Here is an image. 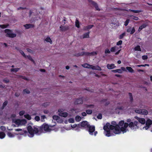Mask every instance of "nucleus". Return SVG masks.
I'll list each match as a JSON object with an SVG mask.
<instances>
[{"mask_svg": "<svg viewBox=\"0 0 152 152\" xmlns=\"http://www.w3.org/2000/svg\"><path fill=\"white\" fill-rule=\"evenodd\" d=\"M61 30L62 31H65L69 29V27L68 26H62L61 25L60 26Z\"/></svg>", "mask_w": 152, "mask_h": 152, "instance_id": "12", "label": "nucleus"}, {"mask_svg": "<svg viewBox=\"0 0 152 152\" xmlns=\"http://www.w3.org/2000/svg\"><path fill=\"white\" fill-rule=\"evenodd\" d=\"M9 26V25H5V24H3V25H0V27L2 28H7Z\"/></svg>", "mask_w": 152, "mask_h": 152, "instance_id": "37", "label": "nucleus"}, {"mask_svg": "<svg viewBox=\"0 0 152 152\" xmlns=\"http://www.w3.org/2000/svg\"><path fill=\"white\" fill-rule=\"evenodd\" d=\"M86 113L88 114H91L92 113V111L91 110H86Z\"/></svg>", "mask_w": 152, "mask_h": 152, "instance_id": "46", "label": "nucleus"}, {"mask_svg": "<svg viewBox=\"0 0 152 152\" xmlns=\"http://www.w3.org/2000/svg\"><path fill=\"white\" fill-rule=\"evenodd\" d=\"M128 127L131 129L134 130L140 128L142 130H146L148 129L152 132V124H128Z\"/></svg>", "mask_w": 152, "mask_h": 152, "instance_id": "4", "label": "nucleus"}, {"mask_svg": "<svg viewBox=\"0 0 152 152\" xmlns=\"http://www.w3.org/2000/svg\"><path fill=\"white\" fill-rule=\"evenodd\" d=\"M96 70H101V69L100 67H99L98 66H96Z\"/></svg>", "mask_w": 152, "mask_h": 152, "instance_id": "62", "label": "nucleus"}, {"mask_svg": "<svg viewBox=\"0 0 152 152\" xmlns=\"http://www.w3.org/2000/svg\"><path fill=\"white\" fill-rule=\"evenodd\" d=\"M107 68L109 69H113L116 67V66H115V64H108L107 65Z\"/></svg>", "mask_w": 152, "mask_h": 152, "instance_id": "16", "label": "nucleus"}, {"mask_svg": "<svg viewBox=\"0 0 152 152\" xmlns=\"http://www.w3.org/2000/svg\"><path fill=\"white\" fill-rule=\"evenodd\" d=\"M84 107L85 108H93L94 107V105L84 104Z\"/></svg>", "mask_w": 152, "mask_h": 152, "instance_id": "22", "label": "nucleus"}, {"mask_svg": "<svg viewBox=\"0 0 152 152\" xmlns=\"http://www.w3.org/2000/svg\"><path fill=\"white\" fill-rule=\"evenodd\" d=\"M129 99H130V101L131 102H132L133 100L132 94L131 93H129Z\"/></svg>", "mask_w": 152, "mask_h": 152, "instance_id": "33", "label": "nucleus"}, {"mask_svg": "<svg viewBox=\"0 0 152 152\" xmlns=\"http://www.w3.org/2000/svg\"><path fill=\"white\" fill-rule=\"evenodd\" d=\"M83 53H82V52L81 53H77L75 55V56L77 57H79L80 56H83Z\"/></svg>", "mask_w": 152, "mask_h": 152, "instance_id": "47", "label": "nucleus"}, {"mask_svg": "<svg viewBox=\"0 0 152 152\" xmlns=\"http://www.w3.org/2000/svg\"><path fill=\"white\" fill-rule=\"evenodd\" d=\"M89 32H88L84 34L83 35V38H88L89 37Z\"/></svg>", "mask_w": 152, "mask_h": 152, "instance_id": "26", "label": "nucleus"}, {"mask_svg": "<svg viewBox=\"0 0 152 152\" xmlns=\"http://www.w3.org/2000/svg\"><path fill=\"white\" fill-rule=\"evenodd\" d=\"M126 69L130 72H131V73H133V72H134V70L131 67L127 66L126 67Z\"/></svg>", "mask_w": 152, "mask_h": 152, "instance_id": "25", "label": "nucleus"}, {"mask_svg": "<svg viewBox=\"0 0 152 152\" xmlns=\"http://www.w3.org/2000/svg\"><path fill=\"white\" fill-rule=\"evenodd\" d=\"M16 134L11 132H8L7 133V135L10 137L12 138L15 136Z\"/></svg>", "mask_w": 152, "mask_h": 152, "instance_id": "21", "label": "nucleus"}, {"mask_svg": "<svg viewBox=\"0 0 152 152\" xmlns=\"http://www.w3.org/2000/svg\"><path fill=\"white\" fill-rule=\"evenodd\" d=\"M142 110V113H141V114L146 115L148 114V111L147 110L145 109H141Z\"/></svg>", "mask_w": 152, "mask_h": 152, "instance_id": "24", "label": "nucleus"}, {"mask_svg": "<svg viewBox=\"0 0 152 152\" xmlns=\"http://www.w3.org/2000/svg\"><path fill=\"white\" fill-rule=\"evenodd\" d=\"M58 124H43L40 126H36L33 127L29 126L27 128L28 133V135L29 137H32L34 134L39 135L42 133L49 132L51 131H57L60 128Z\"/></svg>", "mask_w": 152, "mask_h": 152, "instance_id": "1", "label": "nucleus"}, {"mask_svg": "<svg viewBox=\"0 0 152 152\" xmlns=\"http://www.w3.org/2000/svg\"><path fill=\"white\" fill-rule=\"evenodd\" d=\"M20 95V94L18 92H16L15 93V95L16 97L19 96Z\"/></svg>", "mask_w": 152, "mask_h": 152, "instance_id": "63", "label": "nucleus"}, {"mask_svg": "<svg viewBox=\"0 0 152 152\" xmlns=\"http://www.w3.org/2000/svg\"><path fill=\"white\" fill-rule=\"evenodd\" d=\"M5 134L3 132H0V139H2L5 137Z\"/></svg>", "mask_w": 152, "mask_h": 152, "instance_id": "28", "label": "nucleus"}, {"mask_svg": "<svg viewBox=\"0 0 152 152\" xmlns=\"http://www.w3.org/2000/svg\"><path fill=\"white\" fill-rule=\"evenodd\" d=\"M88 2L91 3L93 5H95V2L92 1L91 0H88Z\"/></svg>", "mask_w": 152, "mask_h": 152, "instance_id": "59", "label": "nucleus"}, {"mask_svg": "<svg viewBox=\"0 0 152 152\" xmlns=\"http://www.w3.org/2000/svg\"><path fill=\"white\" fill-rule=\"evenodd\" d=\"M10 82V80L9 79H5L3 80V82L5 83H7Z\"/></svg>", "mask_w": 152, "mask_h": 152, "instance_id": "56", "label": "nucleus"}, {"mask_svg": "<svg viewBox=\"0 0 152 152\" xmlns=\"http://www.w3.org/2000/svg\"><path fill=\"white\" fill-rule=\"evenodd\" d=\"M75 26H76L78 28H79L80 27L79 22L77 20H76L75 21Z\"/></svg>", "mask_w": 152, "mask_h": 152, "instance_id": "41", "label": "nucleus"}, {"mask_svg": "<svg viewBox=\"0 0 152 152\" xmlns=\"http://www.w3.org/2000/svg\"><path fill=\"white\" fill-rule=\"evenodd\" d=\"M64 110L63 109H59L58 110V112L59 113H63V111H64Z\"/></svg>", "mask_w": 152, "mask_h": 152, "instance_id": "60", "label": "nucleus"}, {"mask_svg": "<svg viewBox=\"0 0 152 152\" xmlns=\"http://www.w3.org/2000/svg\"><path fill=\"white\" fill-rule=\"evenodd\" d=\"M130 16L132 17V18L134 20H137L139 19L137 17L134 16L132 15Z\"/></svg>", "mask_w": 152, "mask_h": 152, "instance_id": "43", "label": "nucleus"}, {"mask_svg": "<svg viewBox=\"0 0 152 152\" xmlns=\"http://www.w3.org/2000/svg\"><path fill=\"white\" fill-rule=\"evenodd\" d=\"M20 69L19 68H12L11 69V72H16L19 70Z\"/></svg>", "mask_w": 152, "mask_h": 152, "instance_id": "38", "label": "nucleus"}, {"mask_svg": "<svg viewBox=\"0 0 152 152\" xmlns=\"http://www.w3.org/2000/svg\"><path fill=\"white\" fill-rule=\"evenodd\" d=\"M131 120L130 119H127V122L128 123H129V124H138V122L137 121H134V123L132 122H131Z\"/></svg>", "mask_w": 152, "mask_h": 152, "instance_id": "35", "label": "nucleus"}, {"mask_svg": "<svg viewBox=\"0 0 152 152\" xmlns=\"http://www.w3.org/2000/svg\"><path fill=\"white\" fill-rule=\"evenodd\" d=\"M20 52L21 54L25 58H26V56L24 52L22 50H20Z\"/></svg>", "mask_w": 152, "mask_h": 152, "instance_id": "45", "label": "nucleus"}, {"mask_svg": "<svg viewBox=\"0 0 152 152\" xmlns=\"http://www.w3.org/2000/svg\"><path fill=\"white\" fill-rule=\"evenodd\" d=\"M35 119L37 121H39L40 120V118L39 116H36L35 118Z\"/></svg>", "mask_w": 152, "mask_h": 152, "instance_id": "57", "label": "nucleus"}, {"mask_svg": "<svg viewBox=\"0 0 152 152\" xmlns=\"http://www.w3.org/2000/svg\"><path fill=\"white\" fill-rule=\"evenodd\" d=\"M110 51L109 49L108 48H106L105 49L104 51L105 53H108L109 54L110 53Z\"/></svg>", "mask_w": 152, "mask_h": 152, "instance_id": "53", "label": "nucleus"}, {"mask_svg": "<svg viewBox=\"0 0 152 152\" xmlns=\"http://www.w3.org/2000/svg\"><path fill=\"white\" fill-rule=\"evenodd\" d=\"M68 114L67 112H63V113H58V115L64 117H66L68 115Z\"/></svg>", "mask_w": 152, "mask_h": 152, "instance_id": "18", "label": "nucleus"}, {"mask_svg": "<svg viewBox=\"0 0 152 152\" xmlns=\"http://www.w3.org/2000/svg\"><path fill=\"white\" fill-rule=\"evenodd\" d=\"M129 11L135 13H140L141 12V11L140 10H133L129 9Z\"/></svg>", "mask_w": 152, "mask_h": 152, "instance_id": "30", "label": "nucleus"}, {"mask_svg": "<svg viewBox=\"0 0 152 152\" xmlns=\"http://www.w3.org/2000/svg\"><path fill=\"white\" fill-rule=\"evenodd\" d=\"M23 122L24 123L23 124H26L27 123L25 119L22 120L17 119H16V121H15V124H22Z\"/></svg>", "mask_w": 152, "mask_h": 152, "instance_id": "11", "label": "nucleus"}, {"mask_svg": "<svg viewBox=\"0 0 152 152\" xmlns=\"http://www.w3.org/2000/svg\"><path fill=\"white\" fill-rule=\"evenodd\" d=\"M53 118L57 121V122L61 123L63 122V120L58 116L54 115L53 116Z\"/></svg>", "mask_w": 152, "mask_h": 152, "instance_id": "8", "label": "nucleus"}, {"mask_svg": "<svg viewBox=\"0 0 152 152\" xmlns=\"http://www.w3.org/2000/svg\"><path fill=\"white\" fill-rule=\"evenodd\" d=\"M122 40H119L118 42H117L116 43V45H121L122 43Z\"/></svg>", "mask_w": 152, "mask_h": 152, "instance_id": "49", "label": "nucleus"}, {"mask_svg": "<svg viewBox=\"0 0 152 152\" xmlns=\"http://www.w3.org/2000/svg\"><path fill=\"white\" fill-rule=\"evenodd\" d=\"M145 124H152V121L150 119H148L147 120Z\"/></svg>", "mask_w": 152, "mask_h": 152, "instance_id": "54", "label": "nucleus"}, {"mask_svg": "<svg viewBox=\"0 0 152 152\" xmlns=\"http://www.w3.org/2000/svg\"><path fill=\"white\" fill-rule=\"evenodd\" d=\"M16 117V115L15 114H12L11 115L10 118H15Z\"/></svg>", "mask_w": 152, "mask_h": 152, "instance_id": "64", "label": "nucleus"}, {"mask_svg": "<svg viewBox=\"0 0 152 152\" xmlns=\"http://www.w3.org/2000/svg\"><path fill=\"white\" fill-rule=\"evenodd\" d=\"M45 40L47 42H50L51 44H52V42L51 39L49 37H47L45 39Z\"/></svg>", "mask_w": 152, "mask_h": 152, "instance_id": "31", "label": "nucleus"}, {"mask_svg": "<svg viewBox=\"0 0 152 152\" xmlns=\"http://www.w3.org/2000/svg\"><path fill=\"white\" fill-rule=\"evenodd\" d=\"M82 54L83 55H85L87 56H90L94 55H95V52H93L91 53L89 52H83Z\"/></svg>", "mask_w": 152, "mask_h": 152, "instance_id": "13", "label": "nucleus"}, {"mask_svg": "<svg viewBox=\"0 0 152 152\" xmlns=\"http://www.w3.org/2000/svg\"><path fill=\"white\" fill-rule=\"evenodd\" d=\"M148 26V24L146 23L143 24L142 25L140 26L138 30V31L139 32L143 28H145Z\"/></svg>", "mask_w": 152, "mask_h": 152, "instance_id": "14", "label": "nucleus"}, {"mask_svg": "<svg viewBox=\"0 0 152 152\" xmlns=\"http://www.w3.org/2000/svg\"><path fill=\"white\" fill-rule=\"evenodd\" d=\"M94 26L93 25H89L85 27L84 29H89L91 28Z\"/></svg>", "mask_w": 152, "mask_h": 152, "instance_id": "39", "label": "nucleus"}, {"mask_svg": "<svg viewBox=\"0 0 152 152\" xmlns=\"http://www.w3.org/2000/svg\"><path fill=\"white\" fill-rule=\"evenodd\" d=\"M97 118L99 119H101L102 118V115L101 113H100L97 116Z\"/></svg>", "mask_w": 152, "mask_h": 152, "instance_id": "55", "label": "nucleus"}, {"mask_svg": "<svg viewBox=\"0 0 152 152\" xmlns=\"http://www.w3.org/2000/svg\"><path fill=\"white\" fill-rule=\"evenodd\" d=\"M119 49L116 46H115L112 47L110 50V51L112 52H115L116 50H117Z\"/></svg>", "mask_w": 152, "mask_h": 152, "instance_id": "20", "label": "nucleus"}, {"mask_svg": "<svg viewBox=\"0 0 152 152\" xmlns=\"http://www.w3.org/2000/svg\"><path fill=\"white\" fill-rule=\"evenodd\" d=\"M135 112L137 113L141 114L142 113L141 109H136L135 110Z\"/></svg>", "mask_w": 152, "mask_h": 152, "instance_id": "44", "label": "nucleus"}, {"mask_svg": "<svg viewBox=\"0 0 152 152\" xmlns=\"http://www.w3.org/2000/svg\"><path fill=\"white\" fill-rule=\"evenodd\" d=\"M126 35V33L125 32H124L122 34H121L119 36V39H122Z\"/></svg>", "mask_w": 152, "mask_h": 152, "instance_id": "40", "label": "nucleus"}, {"mask_svg": "<svg viewBox=\"0 0 152 152\" xmlns=\"http://www.w3.org/2000/svg\"><path fill=\"white\" fill-rule=\"evenodd\" d=\"M96 10L99 11L100 9L99 8L98 4L97 3H96Z\"/></svg>", "mask_w": 152, "mask_h": 152, "instance_id": "61", "label": "nucleus"}, {"mask_svg": "<svg viewBox=\"0 0 152 152\" xmlns=\"http://www.w3.org/2000/svg\"><path fill=\"white\" fill-rule=\"evenodd\" d=\"M26 29H28L31 28H33L34 27V25L31 24H27L24 25Z\"/></svg>", "mask_w": 152, "mask_h": 152, "instance_id": "17", "label": "nucleus"}, {"mask_svg": "<svg viewBox=\"0 0 152 152\" xmlns=\"http://www.w3.org/2000/svg\"><path fill=\"white\" fill-rule=\"evenodd\" d=\"M25 113V111L24 110H22L20 111L19 113V114L20 116H22Z\"/></svg>", "mask_w": 152, "mask_h": 152, "instance_id": "51", "label": "nucleus"}, {"mask_svg": "<svg viewBox=\"0 0 152 152\" xmlns=\"http://www.w3.org/2000/svg\"><path fill=\"white\" fill-rule=\"evenodd\" d=\"M101 104L104 106H107L110 104V102L107 99H103L100 101Z\"/></svg>", "mask_w": 152, "mask_h": 152, "instance_id": "6", "label": "nucleus"}, {"mask_svg": "<svg viewBox=\"0 0 152 152\" xmlns=\"http://www.w3.org/2000/svg\"><path fill=\"white\" fill-rule=\"evenodd\" d=\"M129 19H127L126 21H125V23H124V25L125 26H127L128 25L129 22Z\"/></svg>", "mask_w": 152, "mask_h": 152, "instance_id": "48", "label": "nucleus"}, {"mask_svg": "<svg viewBox=\"0 0 152 152\" xmlns=\"http://www.w3.org/2000/svg\"><path fill=\"white\" fill-rule=\"evenodd\" d=\"M142 58L143 60H145L148 59V56L147 55H143L142 56Z\"/></svg>", "mask_w": 152, "mask_h": 152, "instance_id": "52", "label": "nucleus"}, {"mask_svg": "<svg viewBox=\"0 0 152 152\" xmlns=\"http://www.w3.org/2000/svg\"><path fill=\"white\" fill-rule=\"evenodd\" d=\"M111 71L114 73L118 72L119 73H122V71L120 69L112 70Z\"/></svg>", "mask_w": 152, "mask_h": 152, "instance_id": "23", "label": "nucleus"}, {"mask_svg": "<svg viewBox=\"0 0 152 152\" xmlns=\"http://www.w3.org/2000/svg\"><path fill=\"white\" fill-rule=\"evenodd\" d=\"M136 118L140 124H145V120L144 118H140L137 116H136Z\"/></svg>", "mask_w": 152, "mask_h": 152, "instance_id": "15", "label": "nucleus"}, {"mask_svg": "<svg viewBox=\"0 0 152 152\" xmlns=\"http://www.w3.org/2000/svg\"><path fill=\"white\" fill-rule=\"evenodd\" d=\"M128 33H130L131 34H133L135 32V29L134 27L132 28L131 27L129 28L126 30Z\"/></svg>", "mask_w": 152, "mask_h": 152, "instance_id": "10", "label": "nucleus"}, {"mask_svg": "<svg viewBox=\"0 0 152 152\" xmlns=\"http://www.w3.org/2000/svg\"><path fill=\"white\" fill-rule=\"evenodd\" d=\"M30 93V91L27 88L23 90V94L26 93L27 94H29Z\"/></svg>", "mask_w": 152, "mask_h": 152, "instance_id": "34", "label": "nucleus"}, {"mask_svg": "<svg viewBox=\"0 0 152 152\" xmlns=\"http://www.w3.org/2000/svg\"><path fill=\"white\" fill-rule=\"evenodd\" d=\"M74 119L73 118H70L68 119V121L69 123H73L74 122Z\"/></svg>", "mask_w": 152, "mask_h": 152, "instance_id": "42", "label": "nucleus"}, {"mask_svg": "<svg viewBox=\"0 0 152 152\" xmlns=\"http://www.w3.org/2000/svg\"><path fill=\"white\" fill-rule=\"evenodd\" d=\"M12 128L18 127L23 126L24 124H11Z\"/></svg>", "mask_w": 152, "mask_h": 152, "instance_id": "19", "label": "nucleus"}, {"mask_svg": "<svg viewBox=\"0 0 152 152\" xmlns=\"http://www.w3.org/2000/svg\"><path fill=\"white\" fill-rule=\"evenodd\" d=\"M85 128L88 130L90 134H93V133L95 130L94 126H90L89 124H67L64 126L63 128H61V131L62 132L64 131V129L68 130L73 129L75 130L79 131L80 129Z\"/></svg>", "mask_w": 152, "mask_h": 152, "instance_id": "3", "label": "nucleus"}, {"mask_svg": "<svg viewBox=\"0 0 152 152\" xmlns=\"http://www.w3.org/2000/svg\"><path fill=\"white\" fill-rule=\"evenodd\" d=\"M24 117L28 120H30L31 119V116L28 114L25 115H24Z\"/></svg>", "mask_w": 152, "mask_h": 152, "instance_id": "32", "label": "nucleus"}, {"mask_svg": "<svg viewBox=\"0 0 152 152\" xmlns=\"http://www.w3.org/2000/svg\"><path fill=\"white\" fill-rule=\"evenodd\" d=\"M12 31L9 29H7L5 30L4 32L6 33L5 36L7 37L13 38L16 37V34L15 33H12Z\"/></svg>", "mask_w": 152, "mask_h": 152, "instance_id": "5", "label": "nucleus"}, {"mask_svg": "<svg viewBox=\"0 0 152 152\" xmlns=\"http://www.w3.org/2000/svg\"><path fill=\"white\" fill-rule=\"evenodd\" d=\"M7 103H8L7 101L6 100L4 101V103H3V106H4L5 107L7 105Z\"/></svg>", "mask_w": 152, "mask_h": 152, "instance_id": "58", "label": "nucleus"}, {"mask_svg": "<svg viewBox=\"0 0 152 152\" xmlns=\"http://www.w3.org/2000/svg\"><path fill=\"white\" fill-rule=\"evenodd\" d=\"M83 97H81L79 99H76L75 101L74 102V104L75 105H77L83 104Z\"/></svg>", "mask_w": 152, "mask_h": 152, "instance_id": "9", "label": "nucleus"}, {"mask_svg": "<svg viewBox=\"0 0 152 152\" xmlns=\"http://www.w3.org/2000/svg\"><path fill=\"white\" fill-rule=\"evenodd\" d=\"M26 58H27L29 60L32 61L33 63H35L34 61L32 58L31 57L30 55L26 56Z\"/></svg>", "mask_w": 152, "mask_h": 152, "instance_id": "36", "label": "nucleus"}, {"mask_svg": "<svg viewBox=\"0 0 152 152\" xmlns=\"http://www.w3.org/2000/svg\"><path fill=\"white\" fill-rule=\"evenodd\" d=\"M134 50L135 51H141L140 46L138 45L135 47V48H134Z\"/></svg>", "mask_w": 152, "mask_h": 152, "instance_id": "27", "label": "nucleus"}, {"mask_svg": "<svg viewBox=\"0 0 152 152\" xmlns=\"http://www.w3.org/2000/svg\"><path fill=\"white\" fill-rule=\"evenodd\" d=\"M50 103L48 102H46L44 103L42 105L45 107H47V106L50 104Z\"/></svg>", "mask_w": 152, "mask_h": 152, "instance_id": "50", "label": "nucleus"}, {"mask_svg": "<svg viewBox=\"0 0 152 152\" xmlns=\"http://www.w3.org/2000/svg\"><path fill=\"white\" fill-rule=\"evenodd\" d=\"M82 66L84 68L91 69L94 70L95 69V66H93L87 63H85L82 64Z\"/></svg>", "mask_w": 152, "mask_h": 152, "instance_id": "7", "label": "nucleus"}, {"mask_svg": "<svg viewBox=\"0 0 152 152\" xmlns=\"http://www.w3.org/2000/svg\"><path fill=\"white\" fill-rule=\"evenodd\" d=\"M81 119V117L79 115H77L75 118V120L77 122L80 121Z\"/></svg>", "mask_w": 152, "mask_h": 152, "instance_id": "29", "label": "nucleus"}, {"mask_svg": "<svg viewBox=\"0 0 152 152\" xmlns=\"http://www.w3.org/2000/svg\"><path fill=\"white\" fill-rule=\"evenodd\" d=\"M128 124H105L104 126V134L107 137L115 134H124L128 131Z\"/></svg>", "mask_w": 152, "mask_h": 152, "instance_id": "2", "label": "nucleus"}]
</instances>
